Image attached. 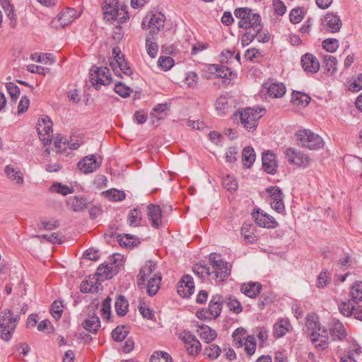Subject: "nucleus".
<instances>
[{
	"label": "nucleus",
	"mask_w": 362,
	"mask_h": 362,
	"mask_svg": "<svg viewBox=\"0 0 362 362\" xmlns=\"http://www.w3.org/2000/svg\"><path fill=\"white\" fill-rule=\"evenodd\" d=\"M243 329H237L233 333V341L237 347H241L243 344V340L245 339Z\"/></svg>",
	"instance_id": "obj_62"
},
{
	"label": "nucleus",
	"mask_w": 362,
	"mask_h": 362,
	"mask_svg": "<svg viewBox=\"0 0 362 362\" xmlns=\"http://www.w3.org/2000/svg\"><path fill=\"white\" fill-rule=\"evenodd\" d=\"M180 339L185 344L187 353L191 356L198 355L201 351V343L189 332L184 330L180 334Z\"/></svg>",
	"instance_id": "obj_10"
},
{
	"label": "nucleus",
	"mask_w": 362,
	"mask_h": 362,
	"mask_svg": "<svg viewBox=\"0 0 362 362\" xmlns=\"http://www.w3.org/2000/svg\"><path fill=\"white\" fill-rule=\"evenodd\" d=\"M129 331L126 326H117L112 331V337L116 341H122L128 335Z\"/></svg>",
	"instance_id": "obj_43"
},
{
	"label": "nucleus",
	"mask_w": 362,
	"mask_h": 362,
	"mask_svg": "<svg viewBox=\"0 0 362 362\" xmlns=\"http://www.w3.org/2000/svg\"><path fill=\"white\" fill-rule=\"evenodd\" d=\"M18 319V315L13 317V313L10 309L1 311L0 313V333L3 340L8 341L11 339Z\"/></svg>",
	"instance_id": "obj_4"
},
{
	"label": "nucleus",
	"mask_w": 362,
	"mask_h": 362,
	"mask_svg": "<svg viewBox=\"0 0 362 362\" xmlns=\"http://www.w3.org/2000/svg\"><path fill=\"white\" fill-rule=\"evenodd\" d=\"M103 14L107 21H117L123 23L129 18L127 6L119 4L118 0H104Z\"/></svg>",
	"instance_id": "obj_2"
},
{
	"label": "nucleus",
	"mask_w": 362,
	"mask_h": 362,
	"mask_svg": "<svg viewBox=\"0 0 362 362\" xmlns=\"http://www.w3.org/2000/svg\"><path fill=\"white\" fill-rule=\"evenodd\" d=\"M291 102L295 105L306 106L310 102V97L305 93L299 91H293Z\"/></svg>",
	"instance_id": "obj_35"
},
{
	"label": "nucleus",
	"mask_w": 362,
	"mask_h": 362,
	"mask_svg": "<svg viewBox=\"0 0 362 362\" xmlns=\"http://www.w3.org/2000/svg\"><path fill=\"white\" fill-rule=\"evenodd\" d=\"M221 348L216 344H210L204 348V354L211 360L216 359L221 354Z\"/></svg>",
	"instance_id": "obj_44"
},
{
	"label": "nucleus",
	"mask_w": 362,
	"mask_h": 362,
	"mask_svg": "<svg viewBox=\"0 0 362 362\" xmlns=\"http://www.w3.org/2000/svg\"><path fill=\"white\" fill-rule=\"evenodd\" d=\"M322 24L327 31L334 33L340 30L342 22L339 16L334 13L329 12L325 16Z\"/></svg>",
	"instance_id": "obj_12"
},
{
	"label": "nucleus",
	"mask_w": 362,
	"mask_h": 362,
	"mask_svg": "<svg viewBox=\"0 0 362 362\" xmlns=\"http://www.w3.org/2000/svg\"><path fill=\"white\" fill-rule=\"evenodd\" d=\"M252 215L255 219L257 224H258L259 226L268 228H271V218L268 214H264L263 211H261L259 209H258L256 211H254Z\"/></svg>",
	"instance_id": "obj_29"
},
{
	"label": "nucleus",
	"mask_w": 362,
	"mask_h": 362,
	"mask_svg": "<svg viewBox=\"0 0 362 362\" xmlns=\"http://www.w3.org/2000/svg\"><path fill=\"white\" fill-rule=\"evenodd\" d=\"M197 327V332H199L200 337L206 343L209 344L216 338V332L210 327L205 325H198Z\"/></svg>",
	"instance_id": "obj_25"
},
{
	"label": "nucleus",
	"mask_w": 362,
	"mask_h": 362,
	"mask_svg": "<svg viewBox=\"0 0 362 362\" xmlns=\"http://www.w3.org/2000/svg\"><path fill=\"white\" fill-rule=\"evenodd\" d=\"M63 305L62 302L59 300H55L51 305L50 313L55 319H59L62 317L63 313Z\"/></svg>",
	"instance_id": "obj_57"
},
{
	"label": "nucleus",
	"mask_w": 362,
	"mask_h": 362,
	"mask_svg": "<svg viewBox=\"0 0 362 362\" xmlns=\"http://www.w3.org/2000/svg\"><path fill=\"white\" fill-rule=\"evenodd\" d=\"M114 90L116 93L122 98L129 97L130 95V93L132 92L129 87L124 85L122 82H117L115 83Z\"/></svg>",
	"instance_id": "obj_55"
},
{
	"label": "nucleus",
	"mask_w": 362,
	"mask_h": 362,
	"mask_svg": "<svg viewBox=\"0 0 362 362\" xmlns=\"http://www.w3.org/2000/svg\"><path fill=\"white\" fill-rule=\"evenodd\" d=\"M349 296L353 302L358 304L362 301V282L356 281L350 288Z\"/></svg>",
	"instance_id": "obj_33"
},
{
	"label": "nucleus",
	"mask_w": 362,
	"mask_h": 362,
	"mask_svg": "<svg viewBox=\"0 0 362 362\" xmlns=\"http://www.w3.org/2000/svg\"><path fill=\"white\" fill-rule=\"evenodd\" d=\"M89 203L86 198L81 196L71 197L67 200V205L75 212L83 211Z\"/></svg>",
	"instance_id": "obj_21"
},
{
	"label": "nucleus",
	"mask_w": 362,
	"mask_h": 362,
	"mask_svg": "<svg viewBox=\"0 0 362 362\" xmlns=\"http://www.w3.org/2000/svg\"><path fill=\"white\" fill-rule=\"evenodd\" d=\"M161 279L160 273H154L153 276L148 279V283L144 288H146L147 293L150 296H153L157 293L160 288Z\"/></svg>",
	"instance_id": "obj_22"
},
{
	"label": "nucleus",
	"mask_w": 362,
	"mask_h": 362,
	"mask_svg": "<svg viewBox=\"0 0 362 362\" xmlns=\"http://www.w3.org/2000/svg\"><path fill=\"white\" fill-rule=\"evenodd\" d=\"M52 122L51 119L45 116L38 121L37 130L40 139L44 145H48L51 143L53 136Z\"/></svg>",
	"instance_id": "obj_9"
},
{
	"label": "nucleus",
	"mask_w": 362,
	"mask_h": 362,
	"mask_svg": "<svg viewBox=\"0 0 362 362\" xmlns=\"http://www.w3.org/2000/svg\"><path fill=\"white\" fill-rule=\"evenodd\" d=\"M227 300L228 307L231 311L236 314H238L242 312V305L240 303L235 297L230 296Z\"/></svg>",
	"instance_id": "obj_56"
},
{
	"label": "nucleus",
	"mask_w": 362,
	"mask_h": 362,
	"mask_svg": "<svg viewBox=\"0 0 362 362\" xmlns=\"http://www.w3.org/2000/svg\"><path fill=\"white\" fill-rule=\"evenodd\" d=\"M154 40V35H148L146 38V51L151 58H155L157 56L158 50V46Z\"/></svg>",
	"instance_id": "obj_39"
},
{
	"label": "nucleus",
	"mask_w": 362,
	"mask_h": 362,
	"mask_svg": "<svg viewBox=\"0 0 362 362\" xmlns=\"http://www.w3.org/2000/svg\"><path fill=\"white\" fill-rule=\"evenodd\" d=\"M76 11L73 8H68L66 11L60 12L57 15V21L62 27H65L70 24L73 18L76 17Z\"/></svg>",
	"instance_id": "obj_27"
},
{
	"label": "nucleus",
	"mask_w": 362,
	"mask_h": 362,
	"mask_svg": "<svg viewBox=\"0 0 362 362\" xmlns=\"http://www.w3.org/2000/svg\"><path fill=\"white\" fill-rule=\"evenodd\" d=\"M83 327L86 331L95 334L100 327V318L95 313H93L89 315L88 319L84 320Z\"/></svg>",
	"instance_id": "obj_26"
},
{
	"label": "nucleus",
	"mask_w": 362,
	"mask_h": 362,
	"mask_svg": "<svg viewBox=\"0 0 362 362\" xmlns=\"http://www.w3.org/2000/svg\"><path fill=\"white\" fill-rule=\"evenodd\" d=\"M102 312L103 314V318L109 320L111 315V298L107 297L103 302L102 304Z\"/></svg>",
	"instance_id": "obj_63"
},
{
	"label": "nucleus",
	"mask_w": 362,
	"mask_h": 362,
	"mask_svg": "<svg viewBox=\"0 0 362 362\" xmlns=\"http://www.w3.org/2000/svg\"><path fill=\"white\" fill-rule=\"evenodd\" d=\"M301 66L305 71L315 74L320 69V62L317 59L310 53H306L301 57Z\"/></svg>",
	"instance_id": "obj_16"
},
{
	"label": "nucleus",
	"mask_w": 362,
	"mask_h": 362,
	"mask_svg": "<svg viewBox=\"0 0 362 362\" xmlns=\"http://www.w3.org/2000/svg\"><path fill=\"white\" fill-rule=\"evenodd\" d=\"M234 15L240 19L238 27L245 30L241 37V44L243 47L247 46L262 31L261 16L258 13H252V9L247 7L235 8Z\"/></svg>",
	"instance_id": "obj_1"
},
{
	"label": "nucleus",
	"mask_w": 362,
	"mask_h": 362,
	"mask_svg": "<svg viewBox=\"0 0 362 362\" xmlns=\"http://www.w3.org/2000/svg\"><path fill=\"white\" fill-rule=\"evenodd\" d=\"M110 64L115 74L118 71L117 68H119V71L127 76L132 74V70L124 58L117 62H110Z\"/></svg>",
	"instance_id": "obj_36"
},
{
	"label": "nucleus",
	"mask_w": 362,
	"mask_h": 362,
	"mask_svg": "<svg viewBox=\"0 0 362 362\" xmlns=\"http://www.w3.org/2000/svg\"><path fill=\"white\" fill-rule=\"evenodd\" d=\"M156 269V264L152 261H148L139 270L137 276V285L140 288L146 286V281L153 276Z\"/></svg>",
	"instance_id": "obj_14"
},
{
	"label": "nucleus",
	"mask_w": 362,
	"mask_h": 362,
	"mask_svg": "<svg viewBox=\"0 0 362 362\" xmlns=\"http://www.w3.org/2000/svg\"><path fill=\"white\" fill-rule=\"evenodd\" d=\"M209 262L212 269L211 276L216 283L223 281L230 276V267L220 255L214 253L210 254Z\"/></svg>",
	"instance_id": "obj_3"
},
{
	"label": "nucleus",
	"mask_w": 362,
	"mask_h": 362,
	"mask_svg": "<svg viewBox=\"0 0 362 362\" xmlns=\"http://www.w3.org/2000/svg\"><path fill=\"white\" fill-rule=\"evenodd\" d=\"M290 21L293 23H298L303 19V11L300 8H293L289 14Z\"/></svg>",
	"instance_id": "obj_64"
},
{
	"label": "nucleus",
	"mask_w": 362,
	"mask_h": 362,
	"mask_svg": "<svg viewBox=\"0 0 362 362\" xmlns=\"http://www.w3.org/2000/svg\"><path fill=\"white\" fill-rule=\"evenodd\" d=\"M115 311L119 316H124L129 308V303L127 298L122 295H119L115 303Z\"/></svg>",
	"instance_id": "obj_30"
},
{
	"label": "nucleus",
	"mask_w": 362,
	"mask_h": 362,
	"mask_svg": "<svg viewBox=\"0 0 362 362\" xmlns=\"http://www.w3.org/2000/svg\"><path fill=\"white\" fill-rule=\"evenodd\" d=\"M168 105L167 103L158 104L153 108L150 115L152 118H155L156 120H160V119H163V117L157 116L156 114H158V115L162 114L165 111L168 110Z\"/></svg>",
	"instance_id": "obj_58"
},
{
	"label": "nucleus",
	"mask_w": 362,
	"mask_h": 362,
	"mask_svg": "<svg viewBox=\"0 0 362 362\" xmlns=\"http://www.w3.org/2000/svg\"><path fill=\"white\" fill-rule=\"evenodd\" d=\"M216 110L218 114L222 115L226 114L230 107L228 104V98L225 95H221L216 100Z\"/></svg>",
	"instance_id": "obj_40"
},
{
	"label": "nucleus",
	"mask_w": 362,
	"mask_h": 362,
	"mask_svg": "<svg viewBox=\"0 0 362 362\" xmlns=\"http://www.w3.org/2000/svg\"><path fill=\"white\" fill-rule=\"evenodd\" d=\"M332 337L334 340H343L346 337V332L344 326L341 322L337 320L332 325Z\"/></svg>",
	"instance_id": "obj_28"
},
{
	"label": "nucleus",
	"mask_w": 362,
	"mask_h": 362,
	"mask_svg": "<svg viewBox=\"0 0 362 362\" xmlns=\"http://www.w3.org/2000/svg\"><path fill=\"white\" fill-rule=\"evenodd\" d=\"M337 59L329 54H325L323 56V66L327 73L333 75L337 71Z\"/></svg>",
	"instance_id": "obj_34"
},
{
	"label": "nucleus",
	"mask_w": 362,
	"mask_h": 362,
	"mask_svg": "<svg viewBox=\"0 0 362 362\" xmlns=\"http://www.w3.org/2000/svg\"><path fill=\"white\" fill-rule=\"evenodd\" d=\"M194 273L200 279H204L206 276H211V268L207 265L197 264L193 267Z\"/></svg>",
	"instance_id": "obj_46"
},
{
	"label": "nucleus",
	"mask_w": 362,
	"mask_h": 362,
	"mask_svg": "<svg viewBox=\"0 0 362 362\" xmlns=\"http://www.w3.org/2000/svg\"><path fill=\"white\" fill-rule=\"evenodd\" d=\"M6 88L11 96V101L16 103L20 95L19 87L13 82H8L6 83Z\"/></svg>",
	"instance_id": "obj_51"
},
{
	"label": "nucleus",
	"mask_w": 362,
	"mask_h": 362,
	"mask_svg": "<svg viewBox=\"0 0 362 362\" xmlns=\"http://www.w3.org/2000/svg\"><path fill=\"white\" fill-rule=\"evenodd\" d=\"M283 198L284 194L281 189L278 187H273V204H274L273 209L279 214L283 213L285 210Z\"/></svg>",
	"instance_id": "obj_24"
},
{
	"label": "nucleus",
	"mask_w": 362,
	"mask_h": 362,
	"mask_svg": "<svg viewBox=\"0 0 362 362\" xmlns=\"http://www.w3.org/2000/svg\"><path fill=\"white\" fill-rule=\"evenodd\" d=\"M288 160L290 163L295 164L299 167L305 168L309 165L310 159L305 153L296 151L291 148L287 151Z\"/></svg>",
	"instance_id": "obj_15"
},
{
	"label": "nucleus",
	"mask_w": 362,
	"mask_h": 362,
	"mask_svg": "<svg viewBox=\"0 0 362 362\" xmlns=\"http://www.w3.org/2000/svg\"><path fill=\"white\" fill-rule=\"evenodd\" d=\"M101 163V159L98 160L94 155L86 156L78 163V169L83 173L87 174L96 170Z\"/></svg>",
	"instance_id": "obj_13"
},
{
	"label": "nucleus",
	"mask_w": 362,
	"mask_h": 362,
	"mask_svg": "<svg viewBox=\"0 0 362 362\" xmlns=\"http://www.w3.org/2000/svg\"><path fill=\"white\" fill-rule=\"evenodd\" d=\"M262 285L258 282H249L242 284L241 292L249 298H255L260 292Z\"/></svg>",
	"instance_id": "obj_23"
},
{
	"label": "nucleus",
	"mask_w": 362,
	"mask_h": 362,
	"mask_svg": "<svg viewBox=\"0 0 362 362\" xmlns=\"http://www.w3.org/2000/svg\"><path fill=\"white\" fill-rule=\"evenodd\" d=\"M165 16L161 13L148 14L142 21L143 29L149 30L150 35L157 34L164 27Z\"/></svg>",
	"instance_id": "obj_8"
},
{
	"label": "nucleus",
	"mask_w": 362,
	"mask_h": 362,
	"mask_svg": "<svg viewBox=\"0 0 362 362\" xmlns=\"http://www.w3.org/2000/svg\"><path fill=\"white\" fill-rule=\"evenodd\" d=\"M313 344L315 345V348L319 351H323L328 347V336L323 335L321 336L319 339L315 338Z\"/></svg>",
	"instance_id": "obj_61"
},
{
	"label": "nucleus",
	"mask_w": 362,
	"mask_h": 362,
	"mask_svg": "<svg viewBox=\"0 0 362 362\" xmlns=\"http://www.w3.org/2000/svg\"><path fill=\"white\" fill-rule=\"evenodd\" d=\"M223 306V298L220 295H215L209 302L207 310L213 319L217 318L221 312Z\"/></svg>",
	"instance_id": "obj_19"
},
{
	"label": "nucleus",
	"mask_w": 362,
	"mask_h": 362,
	"mask_svg": "<svg viewBox=\"0 0 362 362\" xmlns=\"http://www.w3.org/2000/svg\"><path fill=\"white\" fill-rule=\"evenodd\" d=\"M89 78L96 90H98L101 85L107 86L112 83L110 69L105 66H92L89 72Z\"/></svg>",
	"instance_id": "obj_7"
},
{
	"label": "nucleus",
	"mask_w": 362,
	"mask_h": 362,
	"mask_svg": "<svg viewBox=\"0 0 362 362\" xmlns=\"http://www.w3.org/2000/svg\"><path fill=\"white\" fill-rule=\"evenodd\" d=\"M174 59L168 56L160 57L158 60V66L164 71L170 69L174 65Z\"/></svg>",
	"instance_id": "obj_54"
},
{
	"label": "nucleus",
	"mask_w": 362,
	"mask_h": 362,
	"mask_svg": "<svg viewBox=\"0 0 362 362\" xmlns=\"http://www.w3.org/2000/svg\"><path fill=\"white\" fill-rule=\"evenodd\" d=\"M265 112L266 110L263 107L243 109L239 111L240 123L248 132H253L257 128L258 120L264 115Z\"/></svg>",
	"instance_id": "obj_5"
},
{
	"label": "nucleus",
	"mask_w": 362,
	"mask_h": 362,
	"mask_svg": "<svg viewBox=\"0 0 362 362\" xmlns=\"http://www.w3.org/2000/svg\"><path fill=\"white\" fill-rule=\"evenodd\" d=\"M356 303L353 302L350 298L347 301H343L339 305V310L341 313L346 317L351 316L352 314H354L355 310L356 308Z\"/></svg>",
	"instance_id": "obj_37"
},
{
	"label": "nucleus",
	"mask_w": 362,
	"mask_h": 362,
	"mask_svg": "<svg viewBox=\"0 0 362 362\" xmlns=\"http://www.w3.org/2000/svg\"><path fill=\"white\" fill-rule=\"evenodd\" d=\"M244 345L245 350L248 355L251 356L255 353L256 349V342L254 337H247V339H245Z\"/></svg>",
	"instance_id": "obj_60"
},
{
	"label": "nucleus",
	"mask_w": 362,
	"mask_h": 362,
	"mask_svg": "<svg viewBox=\"0 0 362 362\" xmlns=\"http://www.w3.org/2000/svg\"><path fill=\"white\" fill-rule=\"evenodd\" d=\"M148 216L151 221V226L158 228L161 223L162 211L159 206L151 204L147 207Z\"/></svg>",
	"instance_id": "obj_20"
},
{
	"label": "nucleus",
	"mask_w": 362,
	"mask_h": 362,
	"mask_svg": "<svg viewBox=\"0 0 362 362\" xmlns=\"http://www.w3.org/2000/svg\"><path fill=\"white\" fill-rule=\"evenodd\" d=\"M216 76L226 80L231 81L236 78L237 74L236 73H234L233 71H231L230 68L221 64L220 72H218Z\"/></svg>",
	"instance_id": "obj_53"
},
{
	"label": "nucleus",
	"mask_w": 362,
	"mask_h": 362,
	"mask_svg": "<svg viewBox=\"0 0 362 362\" xmlns=\"http://www.w3.org/2000/svg\"><path fill=\"white\" fill-rule=\"evenodd\" d=\"M141 212L137 209H134L130 211L128 215V222L130 226H137L141 224Z\"/></svg>",
	"instance_id": "obj_45"
},
{
	"label": "nucleus",
	"mask_w": 362,
	"mask_h": 362,
	"mask_svg": "<svg viewBox=\"0 0 362 362\" xmlns=\"http://www.w3.org/2000/svg\"><path fill=\"white\" fill-rule=\"evenodd\" d=\"M299 145L310 150H317L323 147L322 139L309 129H300L296 134Z\"/></svg>",
	"instance_id": "obj_6"
},
{
	"label": "nucleus",
	"mask_w": 362,
	"mask_h": 362,
	"mask_svg": "<svg viewBox=\"0 0 362 362\" xmlns=\"http://www.w3.org/2000/svg\"><path fill=\"white\" fill-rule=\"evenodd\" d=\"M105 196L110 200L119 202L124 199L125 194L122 191L117 190L116 189H108L105 192Z\"/></svg>",
	"instance_id": "obj_52"
},
{
	"label": "nucleus",
	"mask_w": 362,
	"mask_h": 362,
	"mask_svg": "<svg viewBox=\"0 0 362 362\" xmlns=\"http://www.w3.org/2000/svg\"><path fill=\"white\" fill-rule=\"evenodd\" d=\"M259 94L262 100H268L272 97V79L270 78L262 85Z\"/></svg>",
	"instance_id": "obj_47"
},
{
	"label": "nucleus",
	"mask_w": 362,
	"mask_h": 362,
	"mask_svg": "<svg viewBox=\"0 0 362 362\" xmlns=\"http://www.w3.org/2000/svg\"><path fill=\"white\" fill-rule=\"evenodd\" d=\"M322 45L323 49H325L327 52L333 53L338 49L339 43L337 39L328 38L324 40Z\"/></svg>",
	"instance_id": "obj_50"
},
{
	"label": "nucleus",
	"mask_w": 362,
	"mask_h": 362,
	"mask_svg": "<svg viewBox=\"0 0 362 362\" xmlns=\"http://www.w3.org/2000/svg\"><path fill=\"white\" fill-rule=\"evenodd\" d=\"M243 163L246 168H250L255 160V153L252 147L246 146L243 150Z\"/></svg>",
	"instance_id": "obj_31"
},
{
	"label": "nucleus",
	"mask_w": 362,
	"mask_h": 362,
	"mask_svg": "<svg viewBox=\"0 0 362 362\" xmlns=\"http://www.w3.org/2000/svg\"><path fill=\"white\" fill-rule=\"evenodd\" d=\"M286 92L285 85L281 82H273V98H281Z\"/></svg>",
	"instance_id": "obj_59"
},
{
	"label": "nucleus",
	"mask_w": 362,
	"mask_h": 362,
	"mask_svg": "<svg viewBox=\"0 0 362 362\" xmlns=\"http://www.w3.org/2000/svg\"><path fill=\"white\" fill-rule=\"evenodd\" d=\"M262 161L264 170L268 174H272V153L270 150L262 153Z\"/></svg>",
	"instance_id": "obj_48"
},
{
	"label": "nucleus",
	"mask_w": 362,
	"mask_h": 362,
	"mask_svg": "<svg viewBox=\"0 0 362 362\" xmlns=\"http://www.w3.org/2000/svg\"><path fill=\"white\" fill-rule=\"evenodd\" d=\"M305 327L307 328L308 334L313 332V331L318 330L319 332H320L322 328L318 322L317 317L315 315H308L305 322Z\"/></svg>",
	"instance_id": "obj_41"
},
{
	"label": "nucleus",
	"mask_w": 362,
	"mask_h": 362,
	"mask_svg": "<svg viewBox=\"0 0 362 362\" xmlns=\"http://www.w3.org/2000/svg\"><path fill=\"white\" fill-rule=\"evenodd\" d=\"M150 362H173L171 356L167 352H155L150 358Z\"/></svg>",
	"instance_id": "obj_49"
},
{
	"label": "nucleus",
	"mask_w": 362,
	"mask_h": 362,
	"mask_svg": "<svg viewBox=\"0 0 362 362\" xmlns=\"http://www.w3.org/2000/svg\"><path fill=\"white\" fill-rule=\"evenodd\" d=\"M5 173L12 181H15L16 184L21 185L23 182V177L22 173L14 168L11 165H8L5 168Z\"/></svg>",
	"instance_id": "obj_32"
},
{
	"label": "nucleus",
	"mask_w": 362,
	"mask_h": 362,
	"mask_svg": "<svg viewBox=\"0 0 362 362\" xmlns=\"http://www.w3.org/2000/svg\"><path fill=\"white\" fill-rule=\"evenodd\" d=\"M118 273V265H115V259L114 262L110 264H102L96 271V275L100 276L102 280L110 279Z\"/></svg>",
	"instance_id": "obj_17"
},
{
	"label": "nucleus",
	"mask_w": 362,
	"mask_h": 362,
	"mask_svg": "<svg viewBox=\"0 0 362 362\" xmlns=\"http://www.w3.org/2000/svg\"><path fill=\"white\" fill-rule=\"evenodd\" d=\"M292 326L288 318H279L273 325V335L276 338L283 337L286 333L290 332Z\"/></svg>",
	"instance_id": "obj_18"
},
{
	"label": "nucleus",
	"mask_w": 362,
	"mask_h": 362,
	"mask_svg": "<svg viewBox=\"0 0 362 362\" xmlns=\"http://www.w3.org/2000/svg\"><path fill=\"white\" fill-rule=\"evenodd\" d=\"M118 243L121 246L132 247L137 245L139 243V241L134 235L124 234L122 236L121 235H118Z\"/></svg>",
	"instance_id": "obj_38"
},
{
	"label": "nucleus",
	"mask_w": 362,
	"mask_h": 362,
	"mask_svg": "<svg viewBox=\"0 0 362 362\" xmlns=\"http://www.w3.org/2000/svg\"><path fill=\"white\" fill-rule=\"evenodd\" d=\"M49 191L57 192L64 196L74 192V188L62 185L60 182H54L49 187Z\"/></svg>",
	"instance_id": "obj_42"
},
{
	"label": "nucleus",
	"mask_w": 362,
	"mask_h": 362,
	"mask_svg": "<svg viewBox=\"0 0 362 362\" xmlns=\"http://www.w3.org/2000/svg\"><path fill=\"white\" fill-rule=\"evenodd\" d=\"M177 291L183 298L189 297L194 292L193 278L188 274L184 275L177 284Z\"/></svg>",
	"instance_id": "obj_11"
}]
</instances>
